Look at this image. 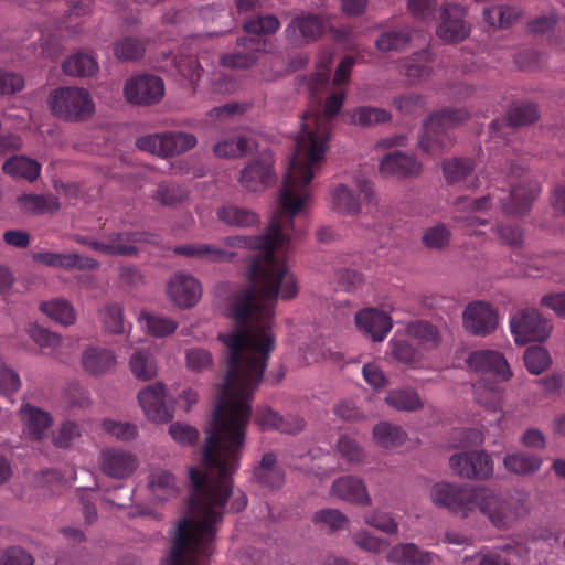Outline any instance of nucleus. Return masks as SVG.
<instances>
[{"label":"nucleus","instance_id":"nucleus-20","mask_svg":"<svg viewBox=\"0 0 565 565\" xmlns=\"http://www.w3.org/2000/svg\"><path fill=\"white\" fill-rule=\"evenodd\" d=\"M354 319L358 329L375 341L384 340L393 327L391 317L374 308L358 311Z\"/></svg>","mask_w":565,"mask_h":565},{"label":"nucleus","instance_id":"nucleus-58","mask_svg":"<svg viewBox=\"0 0 565 565\" xmlns=\"http://www.w3.org/2000/svg\"><path fill=\"white\" fill-rule=\"evenodd\" d=\"M374 438L383 447H394L403 443L405 433L398 426L390 423H380L374 428Z\"/></svg>","mask_w":565,"mask_h":565},{"label":"nucleus","instance_id":"nucleus-8","mask_svg":"<svg viewBox=\"0 0 565 565\" xmlns=\"http://www.w3.org/2000/svg\"><path fill=\"white\" fill-rule=\"evenodd\" d=\"M510 329L515 342L525 344L531 341H544L552 327L539 310L523 309L511 317Z\"/></svg>","mask_w":565,"mask_h":565},{"label":"nucleus","instance_id":"nucleus-62","mask_svg":"<svg viewBox=\"0 0 565 565\" xmlns=\"http://www.w3.org/2000/svg\"><path fill=\"white\" fill-rule=\"evenodd\" d=\"M437 0H408L407 7L417 21L431 24L435 21V8Z\"/></svg>","mask_w":565,"mask_h":565},{"label":"nucleus","instance_id":"nucleus-42","mask_svg":"<svg viewBox=\"0 0 565 565\" xmlns=\"http://www.w3.org/2000/svg\"><path fill=\"white\" fill-rule=\"evenodd\" d=\"M385 401L391 407L397 411L414 412L423 407V399L417 392L411 387L390 391Z\"/></svg>","mask_w":565,"mask_h":565},{"label":"nucleus","instance_id":"nucleus-56","mask_svg":"<svg viewBox=\"0 0 565 565\" xmlns=\"http://www.w3.org/2000/svg\"><path fill=\"white\" fill-rule=\"evenodd\" d=\"M363 522L387 535H395L398 532V524L395 519L390 513L381 510L365 512L363 514Z\"/></svg>","mask_w":565,"mask_h":565},{"label":"nucleus","instance_id":"nucleus-45","mask_svg":"<svg viewBox=\"0 0 565 565\" xmlns=\"http://www.w3.org/2000/svg\"><path fill=\"white\" fill-rule=\"evenodd\" d=\"M482 14L489 25L505 29L519 19L520 10L509 4H494L484 8Z\"/></svg>","mask_w":565,"mask_h":565},{"label":"nucleus","instance_id":"nucleus-16","mask_svg":"<svg viewBox=\"0 0 565 565\" xmlns=\"http://www.w3.org/2000/svg\"><path fill=\"white\" fill-rule=\"evenodd\" d=\"M139 461L135 454L110 448L100 452V469L104 475L113 479H126L138 468Z\"/></svg>","mask_w":565,"mask_h":565},{"label":"nucleus","instance_id":"nucleus-32","mask_svg":"<svg viewBox=\"0 0 565 565\" xmlns=\"http://www.w3.org/2000/svg\"><path fill=\"white\" fill-rule=\"evenodd\" d=\"M434 56L429 50H422L407 57L402 64V73L414 82L430 77L434 70Z\"/></svg>","mask_w":565,"mask_h":565},{"label":"nucleus","instance_id":"nucleus-59","mask_svg":"<svg viewBox=\"0 0 565 565\" xmlns=\"http://www.w3.org/2000/svg\"><path fill=\"white\" fill-rule=\"evenodd\" d=\"M450 230L445 224H437L427 228L422 236V243L430 249H441L449 244Z\"/></svg>","mask_w":565,"mask_h":565},{"label":"nucleus","instance_id":"nucleus-63","mask_svg":"<svg viewBox=\"0 0 565 565\" xmlns=\"http://www.w3.org/2000/svg\"><path fill=\"white\" fill-rule=\"evenodd\" d=\"M338 450L348 462L356 463L363 458V450L360 445L349 435H342L338 440Z\"/></svg>","mask_w":565,"mask_h":565},{"label":"nucleus","instance_id":"nucleus-15","mask_svg":"<svg viewBox=\"0 0 565 565\" xmlns=\"http://www.w3.org/2000/svg\"><path fill=\"white\" fill-rule=\"evenodd\" d=\"M462 324L466 330L477 337L491 334L498 326L495 310L484 301H472L465 307Z\"/></svg>","mask_w":565,"mask_h":565},{"label":"nucleus","instance_id":"nucleus-29","mask_svg":"<svg viewBox=\"0 0 565 565\" xmlns=\"http://www.w3.org/2000/svg\"><path fill=\"white\" fill-rule=\"evenodd\" d=\"M434 554L419 550L414 543H401L387 553V559L398 565H430Z\"/></svg>","mask_w":565,"mask_h":565},{"label":"nucleus","instance_id":"nucleus-52","mask_svg":"<svg viewBox=\"0 0 565 565\" xmlns=\"http://www.w3.org/2000/svg\"><path fill=\"white\" fill-rule=\"evenodd\" d=\"M250 149V139L245 136H237L216 142L214 154L220 158H237L247 153Z\"/></svg>","mask_w":565,"mask_h":565},{"label":"nucleus","instance_id":"nucleus-35","mask_svg":"<svg viewBox=\"0 0 565 565\" xmlns=\"http://www.w3.org/2000/svg\"><path fill=\"white\" fill-rule=\"evenodd\" d=\"M82 364L87 373L99 375L114 367L116 355L108 349L90 347L83 352Z\"/></svg>","mask_w":565,"mask_h":565},{"label":"nucleus","instance_id":"nucleus-33","mask_svg":"<svg viewBox=\"0 0 565 565\" xmlns=\"http://www.w3.org/2000/svg\"><path fill=\"white\" fill-rule=\"evenodd\" d=\"M2 171L13 179L35 182L41 174V164L26 156H13L3 162Z\"/></svg>","mask_w":565,"mask_h":565},{"label":"nucleus","instance_id":"nucleus-14","mask_svg":"<svg viewBox=\"0 0 565 565\" xmlns=\"http://www.w3.org/2000/svg\"><path fill=\"white\" fill-rule=\"evenodd\" d=\"M138 401L146 417L153 423H167L173 417L170 406L167 405V391L161 382L140 390Z\"/></svg>","mask_w":565,"mask_h":565},{"label":"nucleus","instance_id":"nucleus-43","mask_svg":"<svg viewBox=\"0 0 565 565\" xmlns=\"http://www.w3.org/2000/svg\"><path fill=\"white\" fill-rule=\"evenodd\" d=\"M411 41V30L406 25L384 31L376 40V49L383 53L402 51Z\"/></svg>","mask_w":565,"mask_h":565},{"label":"nucleus","instance_id":"nucleus-55","mask_svg":"<svg viewBox=\"0 0 565 565\" xmlns=\"http://www.w3.org/2000/svg\"><path fill=\"white\" fill-rule=\"evenodd\" d=\"M188 192L178 183H160L153 194V200L166 206H173L185 200Z\"/></svg>","mask_w":565,"mask_h":565},{"label":"nucleus","instance_id":"nucleus-39","mask_svg":"<svg viewBox=\"0 0 565 565\" xmlns=\"http://www.w3.org/2000/svg\"><path fill=\"white\" fill-rule=\"evenodd\" d=\"M41 311L58 324L68 327L76 322L73 305L66 299H51L40 305Z\"/></svg>","mask_w":565,"mask_h":565},{"label":"nucleus","instance_id":"nucleus-4","mask_svg":"<svg viewBox=\"0 0 565 565\" xmlns=\"http://www.w3.org/2000/svg\"><path fill=\"white\" fill-rule=\"evenodd\" d=\"M280 29V22L273 14L257 17L244 23V30L254 36L237 39V49L222 56V64L232 68H247L256 61V54L266 49L265 40L258 34H275Z\"/></svg>","mask_w":565,"mask_h":565},{"label":"nucleus","instance_id":"nucleus-31","mask_svg":"<svg viewBox=\"0 0 565 565\" xmlns=\"http://www.w3.org/2000/svg\"><path fill=\"white\" fill-rule=\"evenodd\" d=\"M543 465V459L526 451H514L507 454L503 458L504 469L515 476H532Z\"/></svg>","mask_w":565,"mask_h":565},{"label":"nucleus","instance_id":"nucleus-11","mask_svg":"<svg viewBox=\"0 0 565 565\" xmlns=\"http://www.w3.org/2000/svg\"><path fill=\"white\" fill-rule=\"evenodd\" d=\"M124 93L130 104L153 105L164 96V82L154 75H138L126 82Z\"/></svg>","mask_w":565,"mask_h":565},{"label":"nucleus","instance_id":"nucleus-27","mask_svg":"<svg viewBox=\"0 0 565 565\" xmlns=\"http://www.w3.org/2000/svg\"><path fill=\"white\" fill-rule=\"evenodd\" d=\"M152 234L147 232H110L105 235V243L120 252H108V255L132 256L138 253V248L134 245L138 242H152Z\"/></svg>","mask_w":565,"mask_h":565},{"label":"nucleus","instance_id":"nucleus-17","mask_svg":"<svg viewBox=\"0 0 565 565\" xmlns=\"http://www.w3.org/2000/svg\"><path fill=\"white\" fill-rule=\"evenodd\" d=\"M466 11L459 4L447 3L440 13V23L437 28V36L445 42H459L468 36L465 24Z\"/></svg>","mask_w":565,"mask_h":565},{"label":"nucleus","instance_id":"nucleus-23","mask_svg":"<svg viewBox=\"0 0 565 565\" xmlns=\"http://www.w3.org/2000/svg\"><path fill=\"white\" fill-rule=\"evenodd\" d=\"M174 253L190 258H196L207 263L230 262L234 257V253L206 243H190L174 247Z\"/></svg>","mask_w":565,"mask_h":565},{"label":"nucleus","instance_id":"nucleus-30","mask_svg":"<svg viewBox=\"0 0 565 565\" xmlns=\"http://www.w3.org/2000/svg\"><path fill=\"white\" fill-rule=\"evenodd\" d=\"M443 171L449 184L477 186L478 179L473 177V162L469 159L454 158L444 162Z\"/></svg>","mask_w":565,"mask_h":565},{"label":"nucleus","instance_id":"nucleus-47","mask_svg":"<svg viewBox=\"0 0 565 565\" xmlns=\"http://www.w3.org/2000/svg\"><path fill=\"white\" fill-rule=\"evenodd\" d=\"M331 196L332 206L337 212L345 215H355L359 213L361 201L350 188L341 183L333 189Z\"/></svg>","mask_w":565,"mask_h":565},{"label":"nucleus","instance_id":"nucleus-12","mask_svg":"<svg viewBox=\"0 0 565 565\" xmlns=\"http://www.w3.org/2000/svg\"><path fill=\"white\" fill-rule=\"evenodd\" d=\"M329 29V20L321 14H298L286 28V36L296 44H308L318 40Z\"/></svg>","mask_w":565,"mask_h":565},{"label":"nucleus","instance_id":"nucleus-61","mask_svg":"<svg viewBox=\"0 0 565 565\" xmlns=\"http://www.w3.org/2000/svg\"><path fill=\"white\" fill-rule=\"evenodd\" d=\"M174 63L179 74L192 85L200 79L202 67L196 57L180 54Z\"/></svg>","mask_w":565,"mask_h":565},{"label":"nucleus","instance_id":"nucleus-60","mask_svg":"<svg viewBox=\"0 0 565 565\" xmlns=\"http://www.w3.org/2000/svg\"><path fill=\"white\" fill-rule=\"evenodd\" d=\"M356 547L369 553L379 554L388 547V541L372 535L370 532L360 530L352 535Z\"/></svg>","mask_w":565,"mask_h":565},{"label":"nucleus","instance_id":"nucleus-38","mask_svg":"<svg viewBox=\"0 0 565 565\" xmlns=\"http://www.w3.org/2000/svg\"><path fill=\"white\" fill-rule=\"evenodd\" d=\"M503 382L481 380L475 384V396L477 402L491 411H497L502 402L504 388Z\"/></svg>","mask_w":565,"mask_h":565},{"label":"nucleus","instance_id":"nucleus-26","mask_svg":"<svg viewBox=\"0 0 565 565\" xmlns=\"http://www.w3.org/2000/svg\"><path fill=\"white\" fill-rule=\"evenodd\" d=\"M262 430H279L284 434H297L303 428V420L297 417L284 418L273 408L259 409L255 417Z\"/></svg>","mask_w":565,"mask_h":565},{"label":"nucleus","instance_id":"nucleus-25","mask_svg":"<svg viewBox=\"0 0 565 565\" xmlns=\"http://www.w3.org/2000/svg\"><path fill=\"white\" fill-rule=\"evenodd\" d=\"M253 480L259 487L276 489L282 487L285 473L277 465V457L274 452L262 456L259 463L254 468Z\"/></svg>","mask_w":565,"mask_h":565},{"label":"nucleus","instance_id":"nucleus-49","mask_svg":"<svg viewBox=\"0 0 565 565\" xmlns=\"http://www.w3.org/2000/svg\"><path fill=\"white\" fill-rule=\"evenodd\" d=\"M129 366L136 379L150 381L157 374V365L151 353L148 351H136L129 361Z\"/></svg>","mask_w":565,"mask_h":565},{"label":"nucleus","instance_id":"nucleus-57","mask_svg":"<svg viewBox=\"0 0 565 565\" xmlns=\"http://www.w3.org/2000/svg\"><path fill=\"white\" fill-rule=\"evenodd\" d=\"M523 361L529 372L535 375L543 373L552 362L548 351L540 345L527 348Z\"/></svg>","mask_w":565,"mask_h":565},{"label":"nucleus","instance_id":"nucleus-22","mask_svg":"<svg viewBox=\"0 0 565 565\" xmlns=\"http://www.w3.org/2000/svg\"><path fill=\"white\" fill-rule=\"evenodd\" d=\"M15 203L20 212L28 216L52 214L60 209L58 199L52 193H22Z\"/></svg>","mask_w":565,"mask_h":565},{"label":"nucleus","instance_id":"nucleus-54","mask_svg":"<svg viewBox=\"0 0 565 565\" xmlns=\"http://www.w3.org/2000/svg\"><path fill=\"white\" fill-rule=\"evenodd\" d=\"M407 337L412 338L413 341L422 343L427 348L435 347L439 341V333L436 327L428 322L417 321L408 324Z\"/></svg>","mask_w":565,"mask_h":565},{"label":"nucleus","instance_id":"nucleus-44","mask_svg":"<svg viewBox=\"0 0 565 565\" xmlns=\"http://www.w3.org/2000/svg\"><path fill=\"white\" fill-rule=\"evenodd\" d=\"M62 70L68 76L89 77L98 71V64L93 55L79 52L64 61Z\"/></svg>","mask_w":565,"mask_h":565},{"label":"nucleus","instance_id":"nucleus-28","mask_svg":"<svg viewBox=\"0 0 565 565\" xmlns=\"http://www.w3.org/2000/svg\"><path fill=\"white\" fill-rule=\"evenodd\" d=\"M241 184L248 190L257 191L274 182L273 166L268 161L256 160L241 173Z\"/></svg>","mask_w":565,"mask_h":565},{"label":"nucleus","instance_id":"nucleus-51","mask_svg":"<svg viewBox=\"0 0 565 565\" xmlns=\"http://www.w3.org/2000/svg\"><path fill=\"white\" fill-rule=\"evenodd\" d=\"M99 321L108 332L121 334L126 331L124 320V308L117 302H110L104 306L99 311Z\"/></svg>","mask_w":565,"mask_h":565},{"label":"nucleus","instance_id":"nucleus-53","mask_svg":"<svg viewBox=\"0 0 565 565\" xmlns=\"http://www.w3.org/2000/svg\"><path fill=\"white\" fill-rule=\"evenodd\" d=\"M312 521L315 524L328 529L334 533L344 530L349 525L348 516L338 509H322L313 514Z\"/></svg>","mask_w":565,"mask_h":565},{"label":"nucleus","instance_id":"nucleus-64","mask_svg":"<svg viewBox=\"0 0 565 565\" xmlns=\"http://www.w3.org/2000/svg\"><path fill=\"white\" fill-rule=\"evenodd\" d=\"M0 565H33V557L21 547L0 550Z\"/></svg>","mask_w":565,"mask_h":565},{"label":"nucleus","instance_id":"nucleus-1","mask_svg":"<svg viewBox=\"0 0 565 565\" xmlns=\"http://www.w3.org/2000/svg\"><path fill=\"white\" fill-rule=\"evenodd\" d=\"M279 202L287 216L285 223L276 215L267 231L258 236L224 238L227 246L258 253L248 268L250 286L236 295L228 306L235 328L218 335L227 349V372L218 387V402L212 414L202 458H241L252 415L250 399L276 345L271 322L277 300H289L298 294L295 275L276 253L289 250L291 236L288 232H294V217L302 206L290 214L281 198Z\"/></svg>","mask_w":565,"mask_h":565},{"label":"nucleus","instance_id":"nucleus-3","mask_svg":"<svg viewBox=\"0 0 565 565\" xmlns=\"http://www.w3.org/2000/svg\"><path fill=\"white\" fill-rule=\"evenodd\" d=\"M430 497L436 505L461 519L479 511L498 529L508 527L516 518L511 504L487 487L440 482L433 486Z\"/></svg>","mask_w":565,"mask_h":565},{"label":"nucleus","instance_id":"nucleus-10","mask_svg":"<svg viewBox=\"0 0 565 565\" xmlns=\"http://www.w3.org/2000/svg\"><path fill=\"white\" fill-rule=\"evenodd\" d=\"M541 185L537 181L527 178L520 183H513L510 194L507 198L498 196L502 211L505 215L523 216L532 209L533 202L541 193Z\"/></svg>","mask_w":565,"mask_h":565},{"label":"nucleus","instance_id":"nucleus-34","mask_svg":"<svg viewBox=\"0 0 565 565\" xmlns=\"http://www.w3.org/2000/svg\"><path fill=\"white\" fill-rule=\"evenodd\" d=\"M537 118L539 113L536 105L532 103H523L509 109L505 124H502L499 120H493L490 125V130L492 136H497L503 125L509 128H514L532 124Z\"/></svg>","mask_w":565,"mask_h":565},{"label":"nucleus","instance_id":"nucleus-2","mask_svg":"<svg viewBox=\"0 0 565 565\" xmlns=\"http://www.w3.org/2000/svg\"><path fill=\"white\" fill-rule=\"evenodd\" d=\"M344 98L343 90L332 93L326 100L323 113L307 111L301 117V130L282 184L281 202L290 214H295L309 199L308 186L313 178V168L324 160L331 120L341 111Z\"/></svg>","mask_w":565,"mask_h":565},{"label":"nucleus","instance_id":"nucleus-7","mask_svg":"<svg viewBox=\"0 0 565 565\" xmlns=\"http://www.w3.org/2000/svg\"><path fill=\"white\" fill-rule=\"evenodd\" d=\"M136 145L138 149L160 157H172L189 151L196 145V137L191 132H154L140 136Z\"/></svg>","mask_w":565,"mask_h":565},{"label":"nucleus","instance_id":"nucleus-13","mask_svg":"<svg viewBox=\"0 0 565 565\" xmlns=\"http://www.w3.org/2000/svg\"><path fill=\"white\" fill-rule=\"evenodd\" d=\"M468 366L481 373V380L507 382L511 371L504 356L493 350H479L469 354Z\"/></svg>","mask_w":565,"mask_h":565},{"label":"nucleus","instance_id":"nucleus-19","mask_svg":"<svg viewBox=\"0 0 565 565\" xmlns=\"http://www.w3.org/2000/svg\"><path fill=\"white\" fill-rule=\"evenodd\" d=\"M495 199L494 194H488L479 199L470 200L466 196H460L455 201L457 211H467L468 214L465 216H454V223L461 230L469 232L478 226L487 225L488 221L480 218L472 213L488 210L491 206V202Z\"/></svg>","mask_w":565,"mask_h":565},{"label":"nucleus","instance_id":"nucleus-6","mask_svg":"<svg viewBox=\"0 0 565 565\" xmlns=\"http://www.w3.org/2000/svg\"><path fill=\"white\" fill-rule=\"evenodd\" d=\"M51 113L65 121H85L95 111L89 92L82 87L62 86L53 89L47 97Z\"/></svg>","mask_w":565,"mask_h":565},{"label":"nucleus","instance_id":"nucleus-5","mask_svg":"<svg viewBox=\"0 0 565 565\" xmlns=\"http://www.w3.org/2000/svg\"><path fill=\"white\" fill-rule=\"evenodd\" d=\"M468 113L462 108L443 109L429 116L419 136V149L431 157L443 153L450 145L449 130L462 122Z\"/></svg>","mask_w":565,"mask_h":565},{"label":"nucleus","instance_id":"nucleus-50","mask_svg":"<svg viewBox=\"0 0 565 565\" xmlns=\"http://www.w3.org/2000/svg\"><path fill=\"white\" fill-rule=\"evenodd\" d=\"M393 356L404 364L416 363L420 359L416 344L409 335H395L390 340Z\"/></svg>","mask_w":565,"mask_h":565},{"label":"nucleus","instance_id":"nucleus-24","mask_svg":"<svg viewBox=\"0 0 565 565\" xmlns=\"http://www.w3.org/2000/svg\"><path fill=\"white\" fill-rule=\"evenodd\" d=\"M332 493L341 500L356 505H370L372 498L365 483L355 477L339 478L332 483Z\"/></svg>","mask_w":565,"mask_h":565},{"label":"nucleus","instance_id":"nucleus-21","mask_svg":"<svg viewBox=\"0 0 565 565\" xmlns=\"http://www.w3.org/2000/svg\"><path fill=\"white\" fill-rule=\"evenodd\" d=\"M380 171L384 175L397 178H413L423 172V164L413 156L402 151L387 153L380 163Z\"/></svg>","mask_w":565,"mask_h":565},{"label":"nucleus","instance_id":"nucleus-46","mask_svg":"<svg viewBox=\"0 0 565 565\" xmlns=\"http://www.w3.org/2000/svg\"><path fill=\"white\" fill-rule=\"evenodd\" d=\"M146 52V42L137 36L126 35L113 44V53L122 62L138 61Z\"/></svg>","mask_w":565,"mask_h":565},{"label":"nucleus","instance_id":"nucleus-18","mask_svg":"<svg viewBox=\"0 0 565 565\" xmlns=\"http://www.w3.org/2000/svg\"><path fill=\"white\" fill-rule=\"evenodd\" d=\"M200 282L190 275L175 274L168 286L170 299L180 308L193 307L201 297Z\"/></svg>","mask_w":565,"mask_h":565},{"label":"nucleus","instance_id":"nucleus-9","mask_svg":"<svg viewBox=\"0 0 565 565\" xmlns=\"http://www.w3.org/2000/svg\"><path fill=\"white\" fill-rule=\"evenodd\" d=\"M449 465L454 473L470 480H486L493 475V460L484 450L454 454Z\"/></svg>","mask_w":565,"mask_h":565},{"label":"nucleus","instance_id":"nucleus-48","mask_svg":"<svg viewBox=\"0 0 565 565\" xmlns=\"http://www.w3.org/2000/svg\"><path fill=\"white\" fill-rule=\"evenodd\" d=\"M139 321L152 337H169V334H173L178 328V323L174 320L149 312H142Z\"/></svg>","mask_w":565,"mask_h":565},{"label":"nucleus","instance_id":"nucleus-41","mask_svg":"<svg viewBox=\"0 0 565 565\" xmlns=\"http://www.w3.org/2000/svg\"><path fill=\"white\" fill-rule=\"evenodd\" d=\"M148 487L152 494L161 501L175 497L179 490L174 476L167 470H154L150 475Z\"/></svg>","mask_w":565,"mask_h":565},{"label":"nucleus","instance_id":"nucleus-37","mask_svg":"<svg viewBox=\"0 0 565 565\" xmlns=\"http://www.w3.org/2000/svg\"><path fill=\"white\" fill-rule=\"evenodd\" d=\"M216 218L232 227H249L258 222V217L254 212L232 203L216 209Z\"/></svg>","mask_w":565,"mask_h":565},{"label":"nucleus","instance_id":"nucleus-36","mask_svg":"<svg viewBox=\"0 0 565 565\" xmlns=\"http://www.w3.org/2000/svg\"><path fill=\"white\" fill-rule=\"evenodd\" d=\"M347 121L351 125L360 126L362 128H370L376 125L391 121L392 115L390 111L373 107V106H359L345 113Z\"/></svg>","mask_w":565,"mask_h":565},{"label":"nucleus","instance_id":"nucleus-40","mask_svg":"<svg viewBox=\"0 0 565 565\" xmlns=\"http://www.w3.org/2000/svg\"><path fill=\"white\" fill-rule=\"evenodd\" d=\"M22 417L26 434L34 439L43 438L45 431L52 424L49 413L30 405L22 409Z\"/></svg>","mask_w":565,"mask_h":565}]
</instances>
